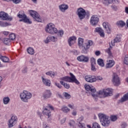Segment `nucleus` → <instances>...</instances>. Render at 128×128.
<instances>
[{"label":"nucleus","mask_w":128,"mask_h":128,"mask_svg":"<svg viewBox=\"0 0 128 128\" xmlns=\"http://www.w3.org/2000/svg\"><path fill=\"white\" fill-rule=\"evenodd\" d=\"M2 76H0V88H2Z\"/></svg>","instance_id":"59"},{"label":"nucleus","mask_w":128,"mask_h":128,"mask_svg":"<svg viewBox=\"0 0 128 128\" xmlns=\"http://www.w3.org/2000/svg\"><path fill=\"white\" fill-rule=\"evenodd\" d=\"M84 88L86 90H90V92H96V90L95 88H94V87H91L90 86V85L85 84Z\"/></svg>","instance_id":"20"},{"label":"nucleus","mask_w":128,"mask_h":128,"mask_svg":"<svg viewBox=\"0 0 128 128\" xmlns=\"http://www.w3.org/2000/svg\"><path fill=\"white\" fill-rule=\"evenodd\" d=\"M110 120L112 122H116L118 120V117L116 116H110Z\"/></svg>","instance_id":"42"},{"label":"nucleus","mask_w":128,"mask_h":128,"mask_svg":"<svg viewBox=\"0 0 128 128\" xmlns=\"http://www.w3.org/2000/svg\"><path fill=\"white\" fill-rule=\"evenodd\" d=\"M3 102L4 104H8L10 102V98L5 97L3 98Z\"/></svg>","instance_id":"32"},{"label":"nucleus","mask_w":128,"mask_h":128,"mask_svg":"<svg viewBox=\"0 0 128 128\" xmlns=\"http://www.w3.org/2000/svg\"><path fill=\"white\" fill-rule=\"evenodd\" d=\"M18 122V117L16 116H12L11 118L8 120V128H12L14 125L16 124Z\"/></svg>","instance_id":"11"},{"label":"nucleus","mask_w":128,"mask_h":128,"mask_svg":"<svg viewBox=\"0 0 128 128\" xmlns=\"http://www.w3.org/2000/svg\"><path fill=\"white\" fill-rule=\"evenodd\" d=\"M55 84L57 86V88H62V85L60 84L55 83Z\"/></svg>","instance_id":"55"},{"label":"nucleus","mask_w":128,"mask_h":128,"mask_svg":"<svg viewBox=\"0 0 128 128\" xmlns=\"http://www.w3.org/2000/svg\"><path fill=\"white\" fill-rule=\"evenodd\" d=\"M12 2L14 4H18V2H20V0H12Z\"/></svg>","instance_id":"60"},{"label":"nucleus","mask_w":128,"mask_h":128,"mask_svg":"<svg viewBox=\"0 0 128 128\" xmlns=\"http://www.w3.org/2000/svg\"><path fill=\"white\" fill-rule=\"evenodd\" d=\"M92 128H100V126L98 124L95 122L92 124Z\"/></svg>","instance_id":"39"},{"label":"nucleus","mask_w":128,"mask_h":128,"mask_svg":"<svg viewBox=\"0 0 128 128\" xmlns=\"http://www.w3.org/2000/svg\"><path fill=\"white\" fill-rule=\"evenodd\" d=\"M48 107L52 110H54V107H52V106H50V104H48Z\"/></svg>","instance_id":"61"},{"label":"nucleus","mask_w":128,"mask_h":128,"mask_svg":"<svg viewBox=\"0 0 128 128\" xmlns=\"http://www.w3.org/2000/svg\"><path fill=\"white\" fill-rule=\"evenodd\" d=\"M78 44L79 46H84V39L82 38H78Z\"/></svg>","instance_id":"29"},{"label":"nucleus","mask_w":128,"mask_h":128,"mask_svg":"<svg viewBox=\"0 0 128 128\" xmlns=\"http://www.w3.org/2000/svg\"><path fill=\"white\" fill-rule=\"evenodd\" d=\"M68 106L70 108L74 110V104H68Z\"/></svg>","instance_id":"58"},{"label":"nucleus","mask_w":128,"mask_h":128,"mask_svg":"<svg viewBox=\"0 0 128 128\" xmlns=\"http://www.w3.org/2000/svg\"><path fill=\"white\" fill-rule=\"evenodd\" d=\"M92 96L94 98L96 102H97L98 96H102L103 98L112 96V89L110 88L104 89L100 90L98 93V94H93Z\"/></svg>","instance_id":"2"},{"label":"nucleus","mask_w":128,"mask_h":128,"mask_svg":"<svg viewBox=\"0 0 128 128\" xmlns=\"http://www.w3.org/2000/svg\"><path fill=\"white\" fill-rule=\"evenodd\" d=\"M71 52H72V54H74V56H78V51L77 50H72Z\"/></svg>","instance_id":"46"},{"label":"nucleus","mask_w":128,"mask_h":128,"mask_svg":"<svg viewBox=\"0 0 128 128\" xmlns=\"http://www.w3.org/2000/svg\"><path fill=\"white\" fill-rule=\"evenodd\" d=\"M70 77L68 76H66L64 77H62L60 78V80H64V82H75L76 84H80V82L76 78V76L72 74V73L70 72Z\"/></svg>","instance_id":"4"},{"label":"nucleus","mask_w":128,"mask_h":128,"mask_svg":"<svg viewBox=\"0 0 128 128\" xmlns=\"http://www.w3.org/2000/svg\"><path fill=\"white\" fill-rule=\"evenodd\" d=\"M64 94L66 100H70L71 98L70 95L66 92H64Z\"/></svg>","instance_id":"38"},{"label":"nucleus","mask_w":128,"mask_h":128,"mask_svg":"<svg viewBox=\"0 0 128 128\" xmlns=\"http://www.w3.org/2000/svg\"><path fill=\"white\" fill-rule=\"evenodd\" d=\"M43 98H45V100H47V98H50V96H52V92L50 90H46L43 93Z\"/></svg>","instance_id":"16"},{"label":"nucleus","mask_w":128,"mask_h":128,"mask_svg":"<svg viewBox=\"0 0 128 128\" xmlns=\"http://www.w3.org/2000/svg\"><path fill=\"white\" fill-rule=\"evenodd\" d=\"M10 26V24L8 22H4L2 21H0V26L2 27L8 26Z\"/></svg>","instance_id":"27"},{"label":"nucleus","mask_w":128,"mask_h":128,"mask_svg":"<svg viewBox=\"0 0 128 128\" xmlns=\"http://www.w3.org/2000/svg\"><path fill=\"white\" fill-rule=\"evenodd\" d=\"M42 82L44 86H50V84H51L50 80L48 79H46L44 78V76L42 77Z\"/></svg>","instance_id":"18"},{"label":"nucleus","mask_w":128,"mask_h":128,"mask_svg":"<svg viewBox=\"0 0 128 128\" xmlns=\"http://www.w3.org/2000/svg\"><path fill=\"white\" fill-rule=\"evenodd\" d=\"M5 36H8V32L5 31L3 32Z\"/></svg>","instance_id":"63"},{"label":"nucleus","mask_w":128,"mask_h":128,"mask_svg":"<svg viewBox=\"0 0 128 128\" xmlns=\"http://www.w3.org/2000/svg\"><path fill=\"white\" fill-rule=\"evenodd\" d=\"M9 39L10 40H16V34L12 33L9 35Z\"/></svg>","instance_id":"31"},{"label":"nucleus","mask_w":128,"mask_h":128,"mask_svg":"<svg viewBox=\"0 0 128 128\" xmlns=\"http://www.w3.org/2000/svg\"><path fill=\"white\" fill-rule=\"evenodd\" d=\"M95 54H96V56H100V51H96L95 52Z\"/></svg>","instance_id":"57"},{"label":"nucleus","mask_w":128,"mask_h":128,"mask_svg":"<svg viewBox=\"0 0 128 128\" xmlns=\"http://www.w3.org/2000/svg\"><path fill=\"white\" fill-rule=\"evenodd\" d=\"M118 26H126V22L122 20H120L117 22Z\"/></svg>","instance_id":"33"},{"label":"nucleus","mask_w":128,"mask_h":128,"mask_svg":"<svg viewBox=\"0 0 128 128\" xmlns=\"http://www.w3.org/2000/svg\"><path fill=\"white\" fill-rule=\"evenodd\" d=\"M120 40H121L120 36L118 35L114 39V42H112L111 44H112V46H114V43H116V42H120Z\"/></svg>","instance_id":"26"},{"label":"nucleus","mask_w":128,"mask_h":128,"mask_svg":"<svg viewBox=\"0 0 128 128\" xmlns=\"http://www.w3.org/2000/svg\"><path fill=\"white\" fill-rule=\"evenodd\" d=\"M126 100H128V92L124 95L119 102H126Z\"/></svg>","instance_id":"23"},{"label":"nucleus","mask_w":128,"mask_h":128,"mask_svg":"<svg viewBox=\"0 0 128 128\" xmlns=\"http://www.w3.org/2000/svg\"><path fill=\"white\" fill-rule=\"evenodd\" d=\"M50 42V38L48 36L46 40H44L45 44H48Z\"/></svg>","instance_id":"48"},{"label":"nucleus","mask_w":128,"mask_h":128,"mask_svg":"<svg viewBox=\"0 0 128 128\" xmlns=\"http://www.w3.org/2000/svg\"><path fill=\"white\" fill-rule=\"evenodd\" d=\"M109 4H119L118 0H108Z\"/></svg>","instance_id":"40"},{"label":"nucleus","mask_w":128,"mask_h":128,"mask_svg":"<svg viewBox=\"0 0 128 128\" xmlns=\"http://www.w3.org/2000/svg\"><path fill=\"white\" fill-rule=\"evenodd\" d=\"M96 64L91 65V70L93 72H96Z\"/></svg>","instance_id":"49"},{"label":"nucleus","mask_w":128,"mask_h":128,"mask_svg":"<svg viewBox=\"0 0 128 128\" xmlns=\"http://www.w3.org/2000/svg\"><path fill=\"white\" fill-rule=\"evenodd\" d=\"M95 30L96 32H98V34H100V36L104 38V30L102 29V28H96Z\"/></svg>","instance_id":"21"},{"label":"nucleus","mask_w":128,"mask_h":128,"mask_svg":"<svg viewBox=\"0 0 128 128\" xmlns=\"http://www.w3.org/2000/svg\"><path fill=\"white\" fill-rule=\"evenodd\" d=\"M64 86L65 88H70V84L66 83H64Z\"/></svg>","instance_id":"51"},{"label":"nucleus","mask_w":128,"mask_h":128,"mask_svg":"<svg viewBox=\"0 0 128 128\" xmlns=\"http://www.w3.org/2000/svg\"><path fill=\"white\" fill-rule=\"evenodd\" d=\"M0 60L4 62H10V58L6 56H2V54H0Z\"/></svg>","instance_id":"24"},{"label":"nucleus","mask_w":128,"mask_h":128,"mask_svg":"<svg viewBox=\"0 0 128 128\" xmlns=\"http://www.w3.org/2000/svg\"><path fill=\"white\" fill-rule=\"evenodd\" d=\"M77 14L80 20H84V18H86V10H84V9L80 8L77 10Z\"/></svg>","instance_id":"7"},{"label":"nucleus","mask_w":128,"mask_h":128,"mask_svg":"<svg viewBox=\"0 0 128 128\" xmlns=\"http://www.w3.org/2000/svg\"><path fill=\"white\" fill-rule=\"evenodd\" d=\"M102 26L104 28V30L106 31L107 34H110V25L108 22H104L102 24Z\"/></svg>","instance_id":"15"},{"label":"nucleus","mask_w":128,"mask_h":128,"mask_svg":"<svg viewBox=\"0 0 128 128\" xmlns=\"http://www.w3.org/2000/svg\"><path fill=\"white\" fill-rule=\"evenodd\" d=\"M24 22H26V24H32V22L30 21L28 18H26V17L24 18Z\"/></svg>","instance_id":"41"},{"label":"nucleus","mask_w":128,"mask_h":128,"mask_svg":"<svg viewBox=\"0 0 128 128\" xmlns=\"http://www.w3.org/2000/svg\"><path fill=\"white\" fill-rule=\"evenodd\" d=\"M82 120H84V117L81 116L80 118H79L78 120V124H80V122H82Z\"/></svg>","instance_id":"52"},{"label":"nucleus","mask_w":128,"mask_h":128,"mask_svg":"<svg viewBox=\"0 0 128 128\" xmlns=\"http://www.w3.org/2000/svg\"><path fill=\"white\" fill-rule=\"evenodd\" d=\"M112 82L115 86H118L120 84V78L116 73H114L112 75Z\"/></svg>","instance_id":"10"},{"label":"nucleus","mask_w":128,"mask_h":128,"mask_svg":"<svg viewBox=\"0 0 128 128\" xmlns=\"http://www.w3.org/2000/svg\"><path fill=\"white\" fill-rule=\"evenodd\" d=\"M62 110L64 112H68L70 110L67 106H64L62 108Z\"/></svg>","instance_id":"36"},{"label":"nucleus","mask_w":128,"mask_h":128,"mask_svg":"<svg viewBox=\"0 0 128 128\" xmlns=\"http://www.w3.org/2000/svg\"><path fill=\"white\" fill-rule=\"evenodd\" d=\"M103 4H111L110 3V2H108V0L106 2H103Z\"/></svg>","instance_id":"62"},{"label":"nucleus","mask_w":128,"mask_h":128,"mask_svg":"<svg viewBox=\"0 0 128 128\" xmlns=\"http://www.w3.org/2000/svg\"><path fill=\"white\" fill-rule=\"evenodd\" d=\"M96 80H102V78L100 76H96Z\"/></svg>","instance_id":"50"},{"label":"nucleus","mask_w":128,"mask_h":128,"mask_svg":"<svg viewBox=\"0 0 128 128\" xmlns=\"http://www.w3.org/2000/svg\"><path fill=\"white\" fill-rule=\"evenodd\" d=\"M4 42L5 44H8L9 42H10V39L5 38H4Z\"/></svg>","instance_id":"37"},{"label":"nucleus","mask_w":128,"mask_h":128,"mask_svg":"<svg viewBox=\"0 0 128 128\" xmlns=\"http://www.w3.org/2000/svg\"><path fill=\"white\" fill-rule=\"evenodd\" d=\"M0 20H12V17L8 16L7 13L1 12H0Z\"/></svg>","instance_id":"9"},{"label":"nucleus","mask_w":128,"mask_h":128,"mask_svg":"<svg viewBox=\"0 0 128 128\" xmlns=\"http://www.w3.org/2000/svg\"><path fill=\"white\" fill-rule=\"evenodd\" d=\"M76 37L74 36H71L69 38L68 40V44L70 46H72L73 44L76 43Z\"/></svg>","instance_id":"17"},{"label":"nucleus","mask_w":128,"mask_h":128,"mask_svg":"<svg viewBox=\"0 0 128 128\" xmlns=\"http://www.w3.org/2000/svg\"><path fill=\"white\" fill-rule=\"evenodd\" d=\"M90 62H91V66H94V64H96V59L94 58H91Z\"/></svg>","instance_id":"43"},{"label":"nucleus","mask_w":128,"mask_h":128,"mask_svg":"<svg viewBox=\"0 0 128 128\" xmlns=\"http://www.w3.org/2000/svg\"><path fill=\"white\" fill-rule=\"evenodd\" d=\"M59 8L61 12H64L66 10L68 9V6L65 4H62L59 6Z\"/></svg>","instance_id":"19"},{"label":"nucleus","mask_w":128,"mask_h":128,"mask_svg":"<svg viewBox=\"0 0 128 128\" xmlns=\"http://www.w3.org/2000/svg\"><path fill=\"white\" fill-rule=\"evenodd\" d=\"M26 14H18V18H26Z\"/></svg>","instance_id":"44"},{"label":"nucleus","mask_w":128,"mask_h":128,"mask_svg":"<svg viewBox=\"0 0 128 128\" xmlns=\"http://www.w3.org/2000/svg\"><path fill=\"white\" fill-rule=\"evenodd\" d=\"M27 68L26 67H25L23 70H22V74H26V72H27Z\"/></svg>","instance_id":"56"},{"label":"nucleus","mask_w":128,"mask_h":128,"mask_svg":"<svg viewBox=\"0 0 128 128\" xmlns=\"http://www.w3.org/2000/svg\"><path fill=\"white\" fill-rule=\"evenodd\" d=\"M114 62L109 60L108 62L106 65V68H112L114 66Z\"/></svg>","instance_id":"25"},{"label":"nucleus","mask_w":128,"mask_h":128,"mask_svg":"<svg viewBox=\"0 0 128 128\" xmlns=\"http://www.w3.org/2000/svg\"><path fill=\"white\" fill-rule=\"evenodd\" d=\"M98 116L103 126H110V117H108V116L105 114L100 113L98 114Z\"/></svg>","instance_id":"3"},{"label":"nucleus","mask_w":128,"mask_h":128,"mask_svg":"<svg viewBox=\"0 0 128 128\" xmlns=\"http://www.w3.org/2000/svg\"><path fill=\"white\" fill-rule=\"evenodd\" d=\"M96 80V76H94L88 75L85 76V80L88 82H94Z\"/></svg>","instance_id":"14"},{"label":"nucleus","mask_w":128,"mask_h":128,"mask_svg":"<svg viewBox=\"0 0 128 128\" xmlns=\"http://www.w3.org/2000/svg\"><path fill=\"white\" fill-rule=\"evenodd\" d=\"M45 30L46 32L51 34H58V36H60V38H62V36H64V30H60L58 32V29L54 27V24L52 23L48 24L45 28Z\"/></svg>","instance_id":"1"},{"label":"nucleus","mask_w":128,"mask_h":128,"mask_svg":"<svg viewBox=\"0 0 128 128\" xmlns=\"http://www.w3.org/2000/svg\"><path fill=\"white\" fill-rule=\"evenodd\" d=\"M106 52H108V54H109L110 56H112V52H110V48H108L106 50Z\"/></svg>","instance_id":"45"},{"label":"nucleus","mask_w":128,"mask_h":128,"mask_svg":"<svg viewBox=\"0 0 128 128\" xmlns=\"http://www.w3.org/2000/svg\"><path fill=\"white\" fill-rule=\"evenodd\" d=\"M27 50L29 54H34V48H28Z\"/></svg>","instance_id":"34"},{"label":"nucleus","mask_w":128,"mask_h":128,"mask_svg":"<svg viewBox=\"0 0 128 128\" xmlns=\"http://www.w3.org/2000/svg\"><path fill=\"white\" fill-rule=\"evenodd\" d=\"M77 60L78 62H88V60H90V58L88 56L80 55L77 57Z\"/></svg>","instance_id":"13"},{"label":"nucleus","mask_w":128,"mask_h":128,"mask_svg":"<svg viewBox=\"0 0 128 128\" xmlns=\"http://www.w3.org/2000/svg\"><path fill=\"white\" fill-rule=\"evenodd\" d=\"M29 12L31 16H32V18L35 20H36V22H42V19L40 17V14H38V12L34 10H30Z\"/></svg>","instance_id":"8"},{"label":"nucleus","mask_w":128,"mask_h":128,"mask_svg":"<svg viewBox=\"0 0 128 128\" xmlns=\"http://www.w3.org/2000/svg\"><path fill=\"white\" fill-rule=\"evenodd\" d=\"M46 76H51V78H52V76L54 78L56 74L54 73V72H53L52 71H49L48 72H46Z\"/></svg>","instance_id":"30"},{"label":"nucleus","mask_w":128,"mask_h":128,"mask_svg":"<svg viewBox=\"0 0 128 128\" xmlns=\"http://www.w3.org/2000/svg\"><path fill=\"white\" fill-rule=\"evenodd\" d=\"M98 64L100 66H104V60L102 58L98 60Z\"/></svg>","instance_id":"28"},{"label":"nucleus","mask_w":128,"mask_h":128,"mask_svg":"<svg viewBox=\"0 0 128 128\" xmlns=\"http://www.w3.org/2000/svg\"><path fill=\"white\" fill-rule=\"evenodd\" d=\"M50 40L51 42H58V38L54 36H50Z\"/></svg>","instance_id":"35"},{"label":"nucleus","mask_w":128,"mask_h":128,"mask_svg":"<svg viewBox=\"0 0 128 128\" xmlns=\"http://www.w3.org/2000/svg\"><path fill=\"white\" fill-rule=\"evenodd\" d=\"M126 126H128V124L126 122H123L121 124L122 128H126Z\"/></svg>","instance_id":"47"},{"label":"nucleus","mask_w":128,"mask_h":128,"mask_svg":"<svg viewBox=\"0 0 128 128\" xmlns=\"http://www.w3.org/2000/svg\"><path fill=\"white\" fill-rule=\"evenodd\" d=\"M69 124L70 126H73L74 124V120H72L70 122Z\"/></svg>","instance_id":"54"},{"label":"nucleus","mask_w":128,"mask_h":128,"mask_svg":"<svg viewBox=\"0 0 128 128\" xmlns=\"http://www.w3.org/2000/svg\"><path fill=\"white\" fill-rule=\"evenodd\" d=\"M124 63L125 64H128V57H126L124 58Z\"/></svg>","instance_id":"53"},{"label":"nucleus","mask_w":128,"mask_h":128,"mask_svg":"<svg viewBox=\"0 0 128 128\" xmlns=\"http://www.w3.org/2000/svg\"><path fill=\"white\" fill-rule=\"evenodd\" d=\"M99 20L100 19L98 18V16L93 15L91 17L90 22L92 24V26H96Z\"/></svg>","instance_id":"12"},{"label":"nucleus","mask_w":128,"mask_h":128,"mask_svg":"<svg viewBox=\"0 0 128 128\" xmlns=\"http://www.w3.org/2000/svg\"><path fill=\"white\" fill-rule=\"evenodd\" d=\"M92 46H94V42L91 40H88L87 43L84 44L82 47V54H88L90 48Z\"/></svg>","instance_id":"5"},{"label":"nucleus","mask_w":128,"mask_h":128,"mask_svg":"<svg viewBox=\"0 0 128 128\" xmlns=\"http://www.w3.org/2000/svg\"><path fill=\"white\" fill-rule=\"evenodd\" d=\"M125 12H126V14H128V7H126L125 8Z\"/></svg>","instance_id":"64"},{"label":"nucleus","mask_w":128,"mask_h":128,"mask_svg":"<svg viewBox=\"0 0 128 128\" xmlns=\"http://www.w3.org/2000/svg\"><path fill=\"white\" fill-rule=\"evenodd\" d=\"M42 112L44 116H48V118L52 116V114L50 111L46 108H44V109Z\"/></svg>","instance_id":"22"},{"label":"nucleus","mask_w":128,"mask_h":128,"mask_svg":"<svg viewBox=\"0 0 128 128\" xmlns=\"http://www.w3.org/2000/svg\"><path fill=\"white\" fill-rule=\"evenodd\" d=\"M32 94L26 90H24L20 94V98L22 102H28V100L32 98Z\"/></svg>","instance_id":"6"}]
</instances>
